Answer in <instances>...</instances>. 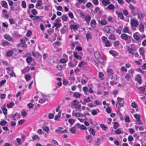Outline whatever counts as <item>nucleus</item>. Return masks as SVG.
<instances>
[{"label": "nucleus", "mask_w": 146, "mask_h": 146, "mask_svg": "<svg viewBox=\"0 0 146 146\" xmlns=\"http://www.w3.org/2000/svg\"><path fill=\"white\" fill-rule=\"evenodd\" d=\"M117 103L116 106L117 108L119 109L123 106V104L124 103V101L123 99L119 97L117 98Z\"/></svg>", "instance_id": "obj_1"}, {"label": "nucleus", "mask_w": 146, "mask_h": 146, "mask_svg": "<svg viewBox=\"0 0 146 146\" xmlns=\"http://www.w3.org/2000/svg\"><path fill=\"white\" fill-rule=\"evenodd\" d=\"M102 42L105 44V45L106 47H109L111 45V44L107 37L105 36H103L102 37Z\"/></svg>", "instance_id": "obj_2"}, {"label": "nucleus", "mask_w": 146, "mask_h": 146, "mask_svg": "<svg viewBox=\"0 0 146 146\" xmlns=\"http://www.w3.org/2000/svg\"><path fill=\"white\" fill-rule=\"evenodd\" d=\"M114 29V28L112 26H106L103 29V31L107 33H110L111 30H113Z\"/></svg>", "instance_id": "obj_3"}, {"label": "nucleus", "mask_w": 146, "mask_h": 146, "mask_svg": "<svg viewBox=\"0 0 146 146\" xmlns=\"http://www.w3.org/2000/svg\"><path fill=\"white\" fill-rule=\"evenodd\" d=\"M139 25L138 21L135 19H131V27L133 26L135 27H137Z\"/></svg>", "instance_id": "obj_4"}, {"label": "nucleus", "mask_w": 146, "mask_h": 146, "mask_svg": "<svg viewBox=\"0 0 146 146\" xmlns=\"http://www.w3.org/2000/svg\"><path fill=\"white\" fill-rule=\"evenodd\" d=\"M60 31L61 34L62 35L65 33H67L68 31L67 26L66 25H64L63 27L60 30Z\"/></svg>", "instance_id": "obj_5"}, {"label": "nucleus", "mask_w": 146, "mask_h": 146, "mask_svg": "<svg viewBox=\"0 0 146 146\" xmlns=\"http://www.w3.org/2000/svg\"><path fill=\"white\" fill-rule=\"evenodd\" d=\"M129 7L131 10V14L133 15H136L137 14V13H136L134 12V11L135 10L136 8L138 10V9L136 7L132 5H130Z\"/></svg>", "instance_id": "obj_6"}, {"label": "nucleus", "mask_w": 146, "mask_h": 146, "mask_svg": "<svg viewBox=\"0 0 146 146\" xmlns=\"http://www.w3.org/2000/svg\"><path fill=\"white\" fill-rule=\"evenodd\" d=\"M139 35L140 34L139 33L136 32L133 34V37L137 41L139 40H140Z\"/></svg>", "instance_id": "obj_7"}, {"label": "nucleus", "mask_w": 146, "mask_h": 146, "mask_svg": "<svg viewBox=\"0 0 146 146\" xmlns=\"http://www.w3.org/2000/svg\"><path fill=\"white\" fill-rule=\"evenodd\" d=\"M99 25H105L107 24V22L106 19H102L101 20H98Z\"/></svg>", "instance_id": "obj_8"}, {"label": "nucleus", "mask_w": 146, "mask_h": 146, "mask_svg": "<svg viewBox=\"0 0 146 146\" xmlns=\"http://www.w3.org/2000/svg\"><path fill=\"white\" fill-rule=\"evenodd\" d=\"M135 79L137 81V82L139 84H141L142 82L141 77L139 74L137 75V77L135 78Z\"/></svg>", "instance_id": "obj_9"}, {"label": "nucleus", "mask_w": 146, "mask_h": 146, "mask_svg": "<svg viewBox=\"0 0 146 146\" xmlns=\"http://www.w3.org/2000/svg\"><path fill=\"white\" fill-rule=\"evenodd\" d=\"M102 3L103 6L105 7L110 3L109 0H102Z\"/></svg>", "instance_id": "obj_10"}, {"label": "nucleus", "mask_w": 146, "mask_h": 146, "mask_svg": "<svg viewBox=\"0 0 146 146\" xmlns=\"http://www.w3.org/2000/svg\"><path fill=\"white\" fill-rule=\"evenodd\" d=\"M70 29L74 31L75 29H77L79 28V25L78 24L74 25H70Z\"/></svg>", "instance_id": "obj_11"}, {"label": "nucleus", "mask_w": 146, "mask_h": 146, "mask_svg": "<svg viewBox=\"0 0 146 146\" xmlns=\"http://www.w3.org/2000/svg\"><path fill=\"white\" fill-rule=\"evenodd\" d=\"M4 38L6 40L10 41H13V40L12 38L11 37L10 35L6 34L4 35Z\"/></svg>", "instance_id": "obj_12"}, {"label": "nucleus", "mask_w": 146, "mask_h": 146, "mask_svg": "<svg viewBox=\"0 0 146 146\" xmlns=\"http://www.w3.org/2000/svg\"><path fill=\"white\" fill-rule=\"evenodd\" d=\"M20 6L19 5H18V6H17V7H15L14 6H11L10 8V9L12 11H17L18 10H19L20 9Z\"/></svg>", "instance_id": "obj_13"}, {"label": "nucleus", "mask_w": 146, "mask_h": 146, "mask_svg": "<svg viewBox=\"0 0 146 146\" xmlns=\"http://www.w3.org/2000/svg\"><path fill=\"white\" fill-rule=\"evenodd\" d=\"M86 140L88 141V142L91 143L92 142V136L91 135L86 136Z\"/></svg>", "instance_id": "obj_14"}, {"label": "nucleus", "mask_w": 146, "mask_h": 146, "mask_svg": "<svg viewBox=\"0 0 146 146\" xmlns=\"http://www.w3.org/2000/svg\"><path fill=\"white\" fill-rule=\"evenodd\" d=\"M30 70V68L29 66L25 67V68L21 70L22 74H24L28 72Z\"/></svg>", "instance_id": "obj_15"}, {"label": "nucleus", "mask_w": 146, "mask_h": 146, "mask_svg": "<svg viewBox=\"0 0 146 146\" xmlns=\"http://www.w3.org/2000/svg\"><path fill=\"white\" fill-rule=\"evenodd\" d=\"M115 8V7L114 5L111 4L109 5L105 9H108L110 10H112L114 9Z\"/></svg>", "instance_id": "obj_16"}, {"label": "nucleus", "mask_w": 146, "mask_h": 146, "mask_svg": "<svg viewBox=\"0 0 146 146\" xmlns=\"http://www.w3.org/2000/svg\"><path fill=\"white\" fill-rule=\"evenodd\" d=\"M1 5L2 6L5 8L8 9L7 4V3L4 1H3L1 2Z\"/></svg>", "instance_id": "obj_17"}, {"label": "nucleus", "mask_w": 146, "mask_h": 146, "mask_svg": "<svg viewBox=\"0 0 146 146\" xmlns=\"http://www.w3.org/2000/svg\"><path fill=\"white\" fill-rule=\"evenodd\" d=\"M144 25L141 23L139 25V30L142 33H143L144 31Z\"/></svg>", "instance_id": "obj_18"}, {"label": "nucleus", "mask_w": 146, "mask_h": 146, "mask_svg": "<svg viewBox=\"0 0 146 146\" xmlns=\"http://www.w3.org/2000/svg\"><path fill=\"white\" fill-rule=\"evenodd\" d=\"M107 72L108 74L110 75H112L113 73V70L110 68H109L107 69Z\"/></svg>", "instance_id": "obj_19"}, {"label": "nucleus", "mask_w": 146, "mask_h": 146, "mask_svg": "<svg viewBox=\"0 0 146 146\" xmlns=\"http://www.w3.org/2000/svg\"><path fill=\"white\" fill-rule=\"evenodd\" d=\"M145 88L143 87H140L138 89V91L139 93H141L142 94H143L145 92Z\"/></svg>", "instance_id": "obj_20"}, {"label": "nucleus", "mask_w": 146, "mask_h": 146, "mask_svg": "<svg viewBox=\"0 0 146 146\" xmlns=\"http://www.w3.org/2000/svg\"><path fill=\"white\" fill-rule=\"evenodd\" d=\"M121 37L123 39L126 41L128 39L127 35L125 34H123L121 35Z\"/></svg>", "instance_id": "obj_21"}, {"label": "nucleus", "mask_w": 146, "mask_h": 146, "mask_svg": "<svg viewBox=\"0 0 146 146\" xmlns=\"http://www.w3.org/2000/svg\"><path fill=\"white\" fill-rule=\"evenodd\" d=\"M94 56L96 58L98 59L99 58L101 57V56L98 52H96L94 53Z\"/></svg>", "instance_id": "obj_22"}, {"label": "nucleus", "mask_w": 146, "mask_h": 146, "mask_svg": "<svg viewBox=\"0 0 146 146\" xmlns=\"http://www.w3.org/2000/svg\"><path fill=\"white\" fill-rule=\"evenodd\" d=\"M74 56L78 60H81L82 59L81 57L78 55L77 52H74Z\"/></svg>", "instance_id": "obj_23"}, {"label": "nucleus", "mask_w": 146, "mask_h": 146, "mask_svg": "<svg viewBox=\"0 0 146 146\" xmlns=\"http://www.w3.org/2000/svg\"><path fill=\"white\" fill-rule=\"evenodd\" d=\"M139 51L140 52V54L143 56H145V50L143 49V48L141 47L139 49Z\"/></svg>", "instance_id": "obj_24"}, {"label": "nucleus", "mask_w": 146, "mask_h": 146, "mask_svg": "<svg viewBox=\"0 0 146 146\" xmlns=\"http://www.w3.org/2000/svg\"><path fill=\"white\" fill-rule=\"evenodd\" d=\"M42 0H38L37 2L36 5V8H37V7L41 6L42 5Z\"/></svg>", "instance_id": "obj_25"}, {"label": "nucleus", "mask_w": 146, "mask_h": 146, "mask_svg": "<svg viewBox=\"0 0 146 146\" xmlns=\"http://www.w3.org/2000/svg\"><path fill=\"white\" fill-rule=\"evenodd\" d=\"M95 62V64L96 65L98 68H102L104 65V64H101L96 62L95 61H94Z\"/></svg>", "instance_id": "obj_26"}, {"label": "nucleus", "mask_w": 146, "mask_h": 146, "mask_svg": "<svg viewBox=\"0 0 146 146\" xmlns=\"http://www.w3.org/2000/svg\"><path fill=\"white\" fill-rule=\"evenodd\" d=\"M109 52L113 56H115L118 55L117 53L114 51L110 50Z\"/></svg>", "instance_id": "obj_27"}, {"label": "nucleus", "mask_w": 146, "mask_h": 146, "mask_svg": "<svg viewBox=\"0 0 146 146\" xmlns=\"http://www.w3.org/2000/svg\"><path fill=\"white\" fill-rule=\"evenodd\" d=\"M86 37L87 40H88L89 39H92V35L91 34L89 33H86Z\"/></svg>", "instance_id": "obj_28"}, {"label": "nucleus", "mask_w": 146, "mask_h": 146, "mask_svg": "<svg viewBox=\"0 0 146 146\" xmlns=\"http://www.w3.org/2000/svg\"><path fill=\"white\" fill-rule=\"evenodd\" d=\"M89 131L90 133L92 134L93 136L95 135V131L93 129L90 128L89 129Z\"/></svg>", "instance_id": "obj_29"}, {"label": "nucleus", "mask_w": 146, "mask_h": 146, "mask_svg": "<svg viewBox=\"0 0 146 146\" xmlns=\"http://www.w3.org/2000/svg\"><path fill=\"white\" fill-rule=\"evenodd\" d=\"M62 25L61 23H55L54 25V26L56 27L55 29L56 30L58 28L60 27Z\"/></svg>", "instance_id": "obj_30"}, {"label": "nucleus", "mask_w": 146, "mask_h": 146, "mask_svg": "<svg viewBox=\"0 0 146 146\" xmlns=\"http://www.w3.org/2000/svg\"><path fill=\"white\" fill-rule=\"evenodd\" d=\"M86 21V22L89 24L90 21L91 19V17L89 15H87L85 17Z\"/></svg>", "instance_id": "obj_31"}, {"label": "nucleus", "mask_w": 146, "mask_h": 146, "mask_svg": "<svg viewBox=\"0 0 146 146\" xmlns=\"http://www.w3.org/2000/svg\"><path fill=\"white\" fill-rule=\"evenodd\" d=\"M116 13L117 14L118 17L121 19H124V17L122 13H117V12H116Z\"/></svg>", "instance_id": "obj_32"}, {"label": "nucleus", "mask_w": 146, "mask_h": 146, "mask_svg": "<svg viewBox=\"0 0 146 146\" xmlns=\"http://www.w3.org/2000/svg\"><path fill=\"white\" fill-rule=\"evenodd\" d=\"M97 60L99 62V63L101 64H104L103 63L104 62V60L101 57L97 59Z\"/></svg>", "instance_id": "obj_33"}, {"label": "nucleus", "mask_w": 146, "mask_h": 146, "mask_svg": "<svg viewBox=\"0 0 146 146\" xmlns=\"http://www.w3.org/2000/svg\"><path fill=\"white\" fill-rule=\"evenodd\" d=\"M26 60L27 63L28 64H29L31 62L32 60V59L31 57L28 56L26 58Z\"/></svg>", "instance_id": "obj_34"}, {"label": "nucleus", "mask_w": 146, "mask_h": 146, "mask_svg": "<svg viewBox=\"0 0 146 146\" xmlns=\"http://www.w3.org/2000/svg\"><path fill=\"white\" fill-rule=\"evenodd\" d=\"M76 131V129L75 128V127H73L70 128V131L72 133H74Z\"/></svg>", "instance_id": "obj_35"}, {"label": "nucleus", "mask_w": 146, "mask_h": 146, "mask_svg": "<svg viewBox=\"0 0 146 146\" xmlns=\"http://www.w3.org/2000/svg\"><path fill=\"white\" fill-rule=\"evenodd\" d=\"M138 18L141 19H143L144 15L143 13H141L140 12H139L138 14Z\"/></svg>", "instance_id": "obj_36"}, {"label": "nucleus", "mask_w": 146, "mask_h": 146, "mask_svg": "<svg viewBox=\"0 0 146 146\" xmlns=\"http://www.w3.org/2000/svg\"><path fill=\"white\" fill-rule=\"evenodd\" d=\"M100 127L104 131H106V129L108 128L104 124H101L100 125Z\"/></svg>", "instance_id": "obj_37"}, {"label": "nucleus", "mask_w": 146, "mask_h": 146, "mask_svg": "<svg viewBox=\"0 0 146 146\" xmlns=\"http://www.w3.org/2000/svg\"><path fill=\"white\" fill-rule=\"evenodd\" d=\"M68 18V17L65 15H63L61 17L62 19L64 21H66Z\"/></svg>", "instance_id": "obj_38"}, {"label": "nucleus", "mask_w": 146, "mask_h": 146, "mask_svg": "<svg viewBox=\"0 0 146 146\" xmlns=\"http://www.w3.org/2000/svg\"><path fill=\"white\" fill-rule=\"evenodd\" d=\"M108 38L111 40H115L116 38L115 37V36L113 34H111L108 37Z\"/></svg>", "instance_id": "obj_39"}, {"label": "nucleus", "mask_w": 146, "mask_h": 146, "mask_svg": "<svg viewBox=\"0 0 146 146\" xmlns=\"http://www.w3.org/2000/svg\"><path fill=\"white\" fill-rule=\"evenodd\" d=\"M54 30L52 28H50V29H48L47 30L48 33L50 35H51L52 33L53 32Z\"/></svg>", "instance_id": "obj_40"}, {"label": "nucleus", "mask_w": 146, "mask_h": 146, "mask_svg": "<svg viewBox=\"0 0 146 146\" xmlns=\"http://www.w3.org/2000/svg\"><path fill=\"white\" fill-rule=\"evenodd\" d=\"M113 123V127L114 129H115L118 127L119 124L117 122H114Z\"/></svg>", "instance_id": "obj_41"}, {"label": "nucleus", "mask_w": 146, "mask_h": 146, "mask_svg": "<svg viewBox=\"0 0 146 146\" xmlns=\"http://www.w3.org/2000/svg\"><path fill=\"white\" fill-rule=\"evenodd\" d=\"M2 44L3 46H5L7 45H9L10 43L7 41H5L2 42Z\"/></svg>", "instance_id": "obj_42"}, {"label": "nucleus", "mask_w": 146, "mask_h": 146, "mask_svg": "<svg viewBox=\"0 0 146 146\" xmlns=\"http://www.w3.org/2000/svg\"><path fill=\"white\" fill-rule=\"evenodd\" d=\"M42 96L44 98L45 100L48 101L49 100V95L46 96L45 95H43Z\"/></svg>", "instance_id": "obj_43"}, {"label": "nucleus", "mask_w": 146, "mask_h": 146, "mask_svg": "<svg viewBox=\"0 0 146 146\" xmlns=\"http://www.w3.org/2000/svg\"><path fill=\"white\" fill-rule=\"evenodd\" d=\"M14 106V104L13 102H11L7 105V107L8 108H12Z\"/></svg>", "instance_id": "obj_44"}, {"label": "nucleus", "mask_w": 146, "mask_h": 146, "mask_svg": "<svg viewBox=\"0 0 146 146\" xmlns=\"http://www.w3.org/2000/svg\"><path fill=\"white\" fill-rule=\"evenodd\" d=\"M96 24V21L94 19V20H92L91 21V23H90V24H91V26L92 27H94L92 26L93 25H95Z\"/></svg>", "instance_id": "obj_45"}, {"label": "nucleus", "mask_w": 146, "mask_h": 146, "mask_svg": "<svg viewBox=\"0 0 146 146\" xmlns=\"http://www.w3.org/2000/svg\"><path fill=\"white\" fill-rule=\"evenodd\" d=\"M43 17V16H34V18L33 19V20H36L37 21H38V19H41Z\"/></svg>", "instance_id": "obj_46"}, {"label": "nucleus", "mask_w": 146, "mask_h": 146, "mask_svg": "<svg viewBox=\"0 0 146 146\" xmlns=\"http://www.w3.org/2000/svg\"><path fill=\"white\" fill-rule=\"evenodd\" d=\"M9 21L10 22L11 25H12L15 23L14 20L12 18H10L9 19Z\"/></svg>", "instance_id": "obj_47"}, {"label": "nucleus", "mask_w": 146, "mask_h": 146, "mask_svg": "<svg viewBox=\"0 0 146 146\" xmlns=\"http://www.w3.org/2000/svg\"><path fill=\"white\" fill-rule=\"evenodd\" d=\"M21 6L24 8H25L26 7V4L24 1H23L22 2Z\"/></svg>", "instance_id": "obj_48"}, {"label": "nucleus", "mask_w": 146, "mask_h": 146, "mask_svg": "<svg viewBox=\"0 0 146 146\" xmlns=\"http://www.w3.org/2000/svg\"><path fill=\"white\" fill-rule=\"evenodd\" d=\"M13 52L11 50L9 51L7 53V56L10 57L12 55Z\"/></svg>", "instance_id": "obj_49"}, {"label": "nucleus", "mask_w": 146, "mask_h": 146, "mask_svg": "<svg viewBox=\"0 0 146 146\" xmlns=\"http://www.w3.org/2000/svg\"><path fill=\"white\" fill-rule=\"evenodd\" d=\"M42 129L43 130L46 132L47 133H48L49 131V129L48 127H45V126H43L42 127Z\"/></svg>", "instance_id": "obj_50"}, {"label": "nucleus", "mask_w": 146, "mask_h": 146, "mask_svg": "<svg viewBox=\"0 0 146 146\" xmlns=\"http://www.w3.org/2000/svg\"><path fill=\"white\" fill-rule=\"evenodd\" d=\"M73 95L76 98H79L80 97L81 95L79 93L75 92Z\"/></svg>", "instance_id": "obj_51"}, {"label": "nucleus", "mask_w": 146, "mask_h": 146, "mask_svg": "<svg viewBox=\"0 0 146 146\" xmlns=\"http://www.w3.org/2000/svg\"><path fill=\"white\" fill-rule=\"evenodd\" d=\"M61 110H60V111H59V112L58 113V115H56L55 116V118H54V119L55 120H58V117H59L60 116V114L61 113Z\"/></svg>", "instance_id": "obj_52"}, {"label": "nucleus", "mask_w": 146, "mask_h": 146, "mask_svg": "<svg viewBox=\"0 0 146 146\" xmlns=\"http://www.w3.org/2000/svg\"><path fill=\"white\" fill-rule=\"evenodd\" d=\"M7 122L5 120H2L0 122V125L4 126L7 123Z\"/></svg>", "instance_id": "obj_53"}, {"label": "nucleus", "mask_w": 146, "mask_h": 146, "mask_svg": "<svg viewBox=\"0 0 146 146\" xmlns=\"http://www.w3.org/2000/svg\"><path fill=\"white\" fill-rule=\"evenodd\" d=\"M3 113L5 115H6L7 113V110L6 108H2Z\"/></svg>", "instance_id": "obj_54"}, {"label": "nucleus", "mask_w": 146, "mask_h": 146, "mask_svg": "<svg viewBox=\"0 0 146 146\" xmlns=\"http://www.w3.org/2000/svg\"><path fill=\"white\" fill-rule=\"evenodd\" d=\"M115 133L116 134H122L123 133H121V131L119 129H118L115 130Z\"/></svg>", "instance_id": "obj_55"}, {"label": "nucleus", "mask_w": 146, "mask_h": 146, "mask_svg": "<svg viewBox=\"0 0 146 146\" xmlns=\"http://www.w3.org/2000/svg\"><path fill=\"white\" fill-rule=\"evenodd\" d=\"M74 122L75 121L72 119H70L68 120L69 123L71 125L73 124Z\"/></svg>", "instance_id": "obj_56"}, {"label": "nucleus", "mask_w": 146, "mask_h": 146, "mask_svg": "<svg viewBox=\"0 0 146 146\" xmlns=\"http://www.w3.org/2000/svg\"><path fill=\"white\" fill-rule=\"evenodd\" d=\"M131 106L133 108H136L137 107V105L136 102H132L131 104Z\"/></svg>", "instance_id": "obj_57"}, {"label": "nucleus", "mask_w": 146, "mask_h": 146, "mask_svg": "<svg viewBox=\"0 0 146 146\" xmlns=\"http://www.w3.org/2000/svg\"><path fill=\"white\" fill-rule=\"evenodd\" d=\"M34 104L31 103H29L27 104V106L30 109L33 108Z\"/></svg>", "instance_id": "obj_58"}, {"label": "nucleus", "mask_w": 146, "mask_h": 146, "mask_svg": "<svg viewBox=\"0 0 146 146\" xmlns=\"http://www.w3.org/2000/svg\"><path fill=\"white\" fill-rule=\"evenodd\" d=\"M31 78V76L29 75H25V78L26 80L27 81H29Z\"/></svg>", "instance_id": "obj_59"}, {"label": "nucleus", "mask_w": 146, "mask_h": 146, "mask_svg": "<svg viewBox=\"0 0 146 146\" xmlns=\"http://www.w3.org/2000/svg\"><path fill=\"white\" fill-rule=\"evenodd\" d=\"M32 138L33 140H35L37 139L39 140V138L38 136V135H36L33 136Z\"/></svg>", "instance_id": "obj_60"}, {"label": "nucleus", "mask_w": 146, "mask_h": 146, "mask_svg": "<svg viewBox=\"0 0 146 146\" xmlns=\"http://www.w3.org/2000/svg\"><path fill=\"white\" fill-rule=\"evenodd\" d=\"M106 111L108 113H110L111 112V108L110 107H108L106 108Z\"/></svg>", "instance_id": "obj_61"}, {"label": "nucleus", "mask_w": 146, "mask_h": 146, "mask_svg": "<svg viewBox=\"0 0 146 146\" xmlns=\"http://www.w3.org/2000/svg\"><path fill=\"white\" fill-rule=\"evenodd\" d=\"M33 14L34 15H36L37 13V12L36 10L35 9H33L32 11Z\"/></svg>", "instance_id": "obj_62"}, {"label": "nucleus", "mask_w": 146, "mask_h": 146, "mask_svg": "<svg viewBox=\"0 0 146 146\" xmlns=\"http://www.w3.org/2000/svg\"><path fill=\"white\" fill-rule=\"evenodd\" d=\"M100 9V8L99 7H96L94 11V13H96L98 11H99Z\"/></svg>", "instance_id": "obj_63"}, {"label": "nucleus", "mask_w": 146, "mask_h": 146, "mask_svg": "<svg viewBox=\"0 0 146 146\" xmlns=\"http://www.w3.org/2000/svg\"><path fill=\"white\" fill-rule=\"evenodd\" d=\"M133 138L131 135H129L128 137V140L129 141H131L133 140Z\"/></svg>", "instance_id": "obj_64"}]
</instances>
